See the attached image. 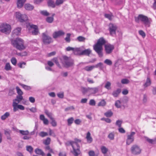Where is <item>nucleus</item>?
Wrapping results in <instances>:
<instances>
[{"instance_id":"obj_1","label":"nucleus","mask_w":156,"mask_h":156,"mask_svg":"<svg viewBox=\"0 0 156 156\" xmlns=\"http://www.w3.org/2000/svg\"><path fill=\"white\" fill-rule=\"evenodd\" d=\"M106 43L103 37L100 38L97 43L93 46V48L95 52L98 54L99 57L103 56L102 46Z\"/></svg>"},{"instance_id":"obj_2","label":"nucleus","mask_w":156,"mask_h":156,"mask_svg":"<svg viewBox=\"0 0 156 156\" xmlns=\"http://www.w3.org/2000/svg\"><path fill=\"white\" fill-rule=\"evenodd\" d=\"M135 20L136 22L138 23H139L140 21L141 22L145 27H149L152 22L151 18L142 14H140L137 17H135Z\"/></svg>"},{"instance_id":"obj_3","label":"nucleus","mask_w":156,"mask_h":156,"mask_svg":"<svg viewBox=\"0 0 156 156\" xmlns=\"http://www.w3.org/2000/svg\"><path fill=\"white\" fill-rule=\"evenodd\" d=\"M81 142L80 140L75 138L74 141H69L68 142V145H71L72 146L73 149L72 153L75 156H78L80 153V147L78 143Z\"/></svg>"},{"instance_id":"obj_4","label":"nucleus","mask_w":156,"mask_h":156,"mask_svg":"<svg viewBox=\"0 0 156 156\" xmlns=\"http://www.w3.org/2000/svg\"><path fill=\"white\" fill-rule=\"evenodd\" d=\"M11 42L13 47L20 51L24 50L26 48L24 41L21 38H17L15 39H12Z\"/></svg>"},{"instance_id":"obj_5","label":"nucleus","mask_w":156,"mask_h":156,"mask_svg":"<svg viewBox=\"0 0 156 156\" xmlns=\"http://www.w3.org/2000/svg\"><path fill=\"white\" fill-rule=\"evenodd\" d=\"M63 60L62 62L65 67L69 68L73 66L74 65L73 60L66 56H63Z\"/></svg>"},{"instance_id":"obj_6","label":"nucleus","mask_w":156,"mask_h":156,"mask_svg":"<svg viewBox=\"0 0 156 156\" xmlns=\"http://www.w3.org/2000/svg\"><path fill=\"white\" fill-rule=\"evenodd\" d=\"M11 26L6 23H2L0 25V31L6 34H9L11 31Z\"/></svg>"},{"instance_id":"obj_7","label":"nucleus","mask_w":156,"mask_h":156,"mask_svg":"<svg viewBox=\"0 0 156 156\" xmlns=\"http://www.w3.org/2000/svg\"><path fill=\"white\" fill-rule=\"evenodd\" d=\"M42 40L44 44L45 45L49 44L53 41L52 38L45 33L42 34Z\"/></svg>"},{"instance_id":"obj_8","label":"nucleus","mask_w":156,"mask_h":156,"mask_svg":"<svg viewBox=\"0 0 156 156\" xmlns=\"http://www.w3.org/2000/svg\"><path fill=\"white\" fill-rule=\"evenodd\" d=\"M27 28L30 30H32V34L34 35H37L39 33L37 27L34 25H27Z\"/></svg>"},{"instance_id":"obj_9","label":"nucleus","mask_w":156,"mask_h":156,"mask_svg":"<svg viewBox=\"0 0 156 156\" xmlns=\"http://www.w3.org/2000/svg\"><path fill=\"white\" fill-rule=\"evenodd\" d=\"M135 133L134 132H132L129 134L127 135L126 139V144L127 145H129L133 143L134 140V136Z\"/></svg>"},{"instance_id":"obj_10","label":"nucleus","mask_w":156,"mask_h":156,"mask_svg":"<svg viewBox=\"0 0 156 156\" xmlns=\"http://www.w3.org/2000/svg\"><path fill=\"white\" fill-rule=\"evenodd\" d=\"M132 153L134 155H138L141 153V149L139 147L136 145H133L131 148Z\"/></svg>"},{"instance_id":"obj_11","label":"nucleus","mask_w":156,"mask_h":156,"mask_svg":"<svg viewBox=\"0 0 156 156\" xmlns=\"http://www.w3.org/2000/svg\"><path fill=\"white\" fill-rule=\"evenodd\" d=\"M117 29V27L115 25L112 23L109 25V30L110 34L112 36L115 35Z\"/></svg>"},{"instance_id":"obj_12","label":"nucleus","mask_w":156,"mask_h":156,"mask_svg":"<svg viewBox=\"0 0 156 156\" xmlns=\"http://www.w3.org/2000/svg\"><path fill=\"white\" fill-rule=\"evenodd\" d=\"M114 49V46L113 45L108 44L105 45V50L107 54L112 53Z\"/></svg>"},{"instance_id":"obj_13","label":"nucleus","mask_w":156,"mask_h":156,"mask_svg":"<svg viewBox=\"0 0 156 156\" xmlns=\"http://www.w3.org/2000/svg\"><path fill=\"white\" fill-rule=\"evenodd\" d=\"M65 33L62 30H60L55 32L52 34V36L54 38L56 39L63 35Z\"/></svg>"},{"instance_id":"obj_14","label":"nucleus","mask_w":156,"mask_h":156,"mask_svg":"<svg viewBox=\"0 0 156 156\" xmlns=\"http://www.w3.org/2000/svg\"><path fill=\"white\" fill-rule=\"evenodd\" d=\"M99 88V87L91 88L89 87V93L90 94H95L98 92Z\"/></svg>"},{"instance_id":"obj_15","label":"nucleus","mask_w":156,"mask_h":156,"mask_svg":"<svg viewBox=\"0 0 156 156\" xmlns=\"http://www.w3.org/2000/svg\"><path fill=\"white\" fill-rule=\"evenodd\" d=\"M26 0H17V6L18 9H20L23 7Z\"/></svg>"},{"instance_id":"obj_16","label":"nucleus","mask_w":156,"mask_h":156,"mask_svg":"<svg viewBox=\"0 0 156 156\" xmlns=\"http://www.w3.org/2000/svg\"><path fill=\"white\" fill-rule=\"evenodd\" d=\"M91 51L90 49H87L81 51L80 54V55H86L89 56L91 53Z\"/></svg>"},{"instance_id":"obj_17","label":"nucleus","mask_w":156,"mask_h":156,"mask_svg":"<svg viewBox=\"0 0 156 156\" xmlns=\"http://www.w3.org/2000/svg\"><path fill=\"white\" fill-rule=\"evenodd\" d=\"M55 13H52L51 16H48L45 19L46 21L48 23H51L54 21V16H55Z\"/></svg>"},{"instance_id":"obj_18","label":"nucleus","mask_w":156,"mask_h":156,"mask_svg":"<svg viewBox=\"0 0 156 156\" xmlns=\"http://www.w3.org/2000/svg\"><path fill=\"white\" fill-rule=\"evenodd\" d=\"M35 153L37 154L40 155L42 156H45V154L41 149L36 148L35 150Z\"/></svg>"},{"instance_id":"obj_19","label":"nucleus","mask_w":156,"mask_h":156,"mask_svg":"<svg viewBox=\"0 0 156 156\" xmlns=\"http://www.w3.org/2000/svg\"><path fill=\"white\" fill-rule=\"evenodd\" d=\"M23 99V97L22 95H17L16 97V98L13 100V102H16L17 104L19 103Z\"/></svg>"},{"instance_id":"obj_20","label":"nucleus","mask_w":156,"mask_h":156,"mask_svg":"<svg viewBox=\"0 0 156 156\" xmlns=\"http://www.w3.org/2000/svg\"><path fill=\"white\" fill-rule=\"evenodd\" d=\"M81 48H73V53L75 55H80L81 52Z\"/></svg>"},{"instance_id":"obj_21","label":"nucleus","mask_w":156,"mask_h":156,"mask_svg":"<svg viewBox=\"0 0 156 156\" xmlns=\"http://www.w3.org/2000/svg\"><path fill=\"white\" fill-rule=\"evenodd\" d=\"M24 7L26 10H33L34 6L30 3H27L24 5Z\"/></svg>"},{"instance_id":"obj_22","label":"nucleus","mask_w":156,"mask_h":156,"mask_svg":"<svg viewBox=\"0 0 156 156\" xmlns=\"http://www.w3.org/2000/svg\"><path fill=\"white\" fill-rule=\"evenodd\" d=\"M11 131L9 129H7L4 130V133L7 136V139L8 140H11V138L10 136V134Z\"/></svg>"},{"instance_id":"obj_23","label":"nucleus","mask_w":156,"mask_h":156,"mask_svg":"<svg viewBox=\"0 0 156 156\" xmlns=\"http://www.w3.org/2000/svg\"><path fill=\"white\" fill-rule=\"evenodd\" d=\"M21 30V28L20 27H18L14 29L12 31V33L13 35H19Z\"/></svg>"},{"instance_id":"obj_24","label":"nucleus","mask_w":156,"mask_h":156,"mask_svg":"<svg viewBox=\"0 0 156 156\" xmlns=\"http://www.w3.org/2000/svg\"><path fill=\"white\" fill-rule=\"evenodd\" d=\"M94 68H99L100 70H102L104 68L103 64L102 63L99 62L94 66Z\"/></svg>"},{"instance_id":"obj_25","label":"nucleus","mask_w":156,"mask_h":156,"mask_svg":"<svg viewBox=\"0 0 156 156\" xmlns=\"http://www.w3.org/2000/svg\"><path fill=\"white\" fill-rule=\"evenodd\" d=\"M151 80L148 77H147L145 83L144 84L145 87H147L151 85Z\"/></svg>"},{"instance_id":"obj_26","label":"nucleus","mask_w":156,"mask_h":156,"mask_svg":"<svg viewBox=\"0 0 156 156\" xmlns=\"http://www.w3.org/2000/svg\"><path fill=\"white\" fill-rule=\"evenodd\" d=\"M10 116V113L9 112H6L4 115H2L1 117L2 120H5Z\"/></svg>"},{"instance_id":"obj_27","label":"nucleus","mask_w":156,"mask_h":156,"mask_svg":"<svg viewBox=\"0 0 156 156\" xmlns=\"http://www.w3.org/2000/svg\"><path fill=\"white\" fill-rule=\"evenodd\" d=\"M100 149L101 152L104 154H106L108 151V149L104 146H101V147Z\"/></svg>"},{"instance_id":"obj_28","label":"nucleus","mask_w":156,"mask_h":156,"mask_svg":"<svg viewBox=\"0 0 156 156\" xmlns=\"http://www.w3.org/2000/svg\"><path fill=\"white\" fill-rule=\"evenodd\" d=\"M90 132H88L87 133L86 138L87 141L90 143H91L92 141V138L90 136Z\"/></svg>"},{"instance_id":"obj_29","label":"nucleus","mask_w":156,"mask_h":156,"mask_svg":"<svg viewBox=\"0 0 156 156\" xmlns=\"http://www.w3.org/2000/svg\"><path fill=\"white\" fill-rule=\"evenodd\" d=\"M121 90L120 89H118L114 91L112 93V95L114 97H117L121 92Z\"/></svg>"},{"instance_id":"obj_30","label":"nucleus","mask_w":156,"mask_h":156,"mask_svg":"<svg viewBox=\"0 0 156 156\" xmlns=\"http://www.w3.org/2000/svg\"><path fill=\"white\" fill-rule=\"evenodd\" d=\"M48 4L49 6L54 8L55 7L56 4L52 0H49L48 2Z\"/></svg>"},{"instance_id":"obj_31","label":"nucleus","mask_w":156,"mask_h":156,"mask_svg":"<svg viewBox=\"0 0 156 156\" xmlns=\"http://www.w3.org/2000/svg\"><path fill=\"white\" fill-rule=\"evenodd\" d=\"M21 17H20V19H22V21H20L21 22H25L28 20L27 17V16L25 14H22Z\"/></svg>"},{"instance_id":"obj_32","label":"nucleus","mask_w":156,"mask_h":156,"mask_svg":"<svg viewBox=\"0 0 156 156\" xmlns=\"http://www.w3.org/2000/svg\"><path fill=\"white\" fill-rule=\"evenodd\" d=\"M5 69L6 71H9L11 70L12 67L10 65L9 63H7L5 67Z\"/></svg>"},{"instance_id":"obj_33","label":"nucleus","mask_w":156,"mask_h":156,"mask_svg":"<svg viewBox=\"0 0 156 156\" xmlns=\"http://www.w3.org/2000/svg\"><path fill=\"white\" fill-rule=\"evenodd\" d=\"M94 68V66H86L84 68V69L87 71H90L92 70Z\"/></svg>"},{"instance_id":"obj_34","label":"nucleus","mask_w":156,"mask_h":156,"mask_svg":"<svg viewBox=\"0 0 156 156\" xmlns=\"http://www.w3.org/2000/svg\"><path fill=\"white\" fill-rule=\"evenodd\" d=\"M89 87H88L87 88L82 87L81 88V91L83 94H85L87 92L89 93Z\"/></svg>"},{"instance_id":"obj_35","label":"nucleus","mask_w":156,"mask_h":156,"mask_svg":"<svg viewBox=\"0 0 156 156\" xmlns=\"http://www.w3.org/2000/svg\"><path fill=\"white\" fill-rule=\"evenodd\" d=\"M86 38L82 36L78 37L76 39V40H77L79 42H84Z\"/></svg>"},{"instance_id":"obj_36","label":"nucleus","mask_w":156,"mask_h":156,"mask_svg":"<svg viewBox=\"0 0 156 156\" xmlns=\"http://www.w3.org/2000/svg\"><path fill=\"white\" fill-rule=\"evenodd\" d=\"M51 139L49 137H47L44 141L43 144L45 145H48L50 143Z\"/></svg>"},{"instance_id":"obj_37","label":"nucleus","mask_w":156,"mask_h":156,"mask_svg":"<svg viewBox=\"0 0 156 156\" xmlns=\"http://www.w3.org/2000/svg\"><path fill=\"white\" fill-rule=\"evenodd\" d=\"M115 134L114 132L110 133L108 136V138L111 140H113L114 139Z\"/></svg>"},{"instance_id":"obj_38","label":"nucleus","mask_w":156,"mask_h":156,"mask_svg":"<svg viewBox=\"0 0 156 156\" xmlns=\"http://www.w3.org/2000/svg\"><path fill=\"white\" fill-rule=\"evenodd\" d=\"M22 14L19 12H17L16 13L15 15L16 17L20 21H22V19H20V17Z\"/></svg>"},{"instance_id":"obj_39","label":"nucleus","mask_w":156,"mask_h":156,"mask_svg":"<svg viewBox=\"0 0 156 156\" xmlns=\"http://www.w3.org/2000/svg\"><path fill=\"white\" fill-rule=\"evenodd\" d=\"M74 118L73 117H71L67 119L68 125L69 126H70L73 123L74 121Z\"/></svg>"},{"instance_id":"obj_40","label":"nucleus","mask_w":156,"mask_h":156,"mask_svg":"<svg viewBox=\"0 0 156 156\" xmlns=\"http://www.w3.org/2000/svg\"><path fill=\"white\" fill-rule=\"evenodd\" d=\"M40 13L42 15L45 16H48L50 15V13L46 10H41L40 12Z\"/></svg>"},{"instance_id":"obj_41","label":"nucleus","mask_w":156,"mask_h":156,"mask_svg":"<svg viewBox=\"0 0 156 156\" xmlns=\"http://www.w3.org/2000/svg\"><path fill=\"white\" fill-rule=\"evenodd\" d=\"M39 135L40 136L43 137L47 136L48 135V133L47 132L41 131L39 133Z\"/></svg>"},{"instance_id":"obj_42","label":"nucleus","mask_w":156,"mask_h":156,"mask_svg":"<svg viewBox=\"0 0 156 156\" xmlns=\"http://www.w3.org/2000/svg\"><path fill=\"white\" fill-rule=\"evenodd\" d=\"M19 133L23 135H27L29 134V132L28 130H20Z\"/></svg>"},{"instance_id":"obj_43","label":"nucleus","mask_w":156,"mask_h":156,"mask_svg":"<svg viewBox=\"0 0 156 156\" xmlns=\"http://www.w3.org/2000/svg\"><path fill=\"white\" fill-rule=\"evenodd\" d=\"M121 102L119 100H117L115 101V106L118 108H120L121 107Z\"/></svg>"},{"instance_id":"obj_44","label":"nucleus","mask_w":156,"mask_h":156,"mask_svg":"<svg viewBox=\"0 0 156 156\" xmlns=\"http://www.w3.org/2000/svg\"><path fill=\"white\" fill-rule=\"evenodd\" d=\"M70 36L71 34L69 33H68L66 34V37L65 38V40L67 42H69L70 41Z\"/></svg>"},{"instance_id":"obj_45","label":"nucleus","mask_w":156,"mask_h":156,"mask_svg":"<svg viewBox=\"0 0 156 156\" xmlns=\"http://www.w3.org/2000/svg\"><path fill=\"white\" fill-rule=\"evenodd\" d=\"M106 104V102L104 100H102L98 104V106H105Z\"/></svg>"},{"instance_id":"obj_46","label":"nucleus","mask_w":156,"mask_h":156,"mask_svg":"<svg viewBox=\"0 0 156 156\" xmlns=\"http://www.w3.org/2000/svg\"><path fill=\"white\" fill-rule=\"evenodd\" d=\"M16 88L17 90V93L19 94V95H22L23 93L21 90L19 88V87L18 86H17L16 87Z\"/></svg>"},{"instance_id":"obj_47","label":"nucleus","mask_w":156,"mask_h":156,"mask_svg":"<svg viewBox=\"0 0 156 156\" xmlns=\"http://www.w3.org/2000/svg\"><path fill=\"white\" fill-rule=\"evenodd\" d=\"M104 62L105 64L109 66H111L112 63V61L109 59H106L104 61Z\"/></svg>"},{"instance_id":"obj_48","label":"nucleus","mask_w":156,"mask_h":156,"mask_svg":"<svg viewBox=\"0 0 156 156\" xmlns=\"http://www.w3.org/2000/svg\"><path fill=\"white\" fill-rule=\"evenodd\" d=\"M104 115L107 117H110L112 116L113 113L111 111H108L105 113Z\"/></svg>"},{"instance_id":"obj_49","label":"nucleus","mask_w":156,"mask_h":156,"mask_svg":"<svg viewBox=\"0 0 156 156\" xmlns=\"http://www.w3.org/2000/svg\"><path fill=\"white\" fill-rule=\"evenodd\" d=\"M52 61L54 62L56 64V65L60 68H61V66L60 65V64H59L58 61V59H57V58H53L52 59Z\"/></svg>"},{"instance_id":"obj_50","label":"nucleus","mask_w":156,"mask_h":156,"mask_svg":"<svg viewBox=\"0 0 156 156\" xmlns=\"http://www.w3.org/2000/svg\"><path fill=\"white\" fill-rule=\"evenodd\" d=\"M45 151L48 150L49 152L54 153L53 150L51 149L49 146H47L44 147Z\"/></svg>"},{"instance_id":"obj_51","label":"nucleus","mask_w":156,"mask_h":156,"mask_svg":"<svg viewBox=\"0 0 156 156\" xmlns=\"http://www.w3.org/2000/svg\"><path fill=\"white\" fill-rule=\"evenodd\" d=\"M145 139H146L147 141L150 144H154V142L155 141V140L151 139L149 138L148 137H145Z\"/></svg>"},{"instance_id":"obj_52","label":"nucleus","mask_w":156,"mask_h":156,"mask_svg":"<svg viewBox=\"0 0 156 156\" xmlns=\"http://www.w3.org/2000/svg\"><path fill=\"white\" fill-rule=\"evenodd\" d=\"M122 121L121 120H118L116 121L115 124L118 126L119 128L121 126V124L122 123Z\"/></svg>"},{"instance_id":"obj_53","label":"nucleus","mask_w":156,"mask_h":156,"mask_svg":"<svg viewBox=\"0 0 156 156\" xmlns=\"http://www.w3.org/2000/svg\"><path fill=\"white\" fill-rule=\"evenodd\" d=\"M121 83L123 84H127L129 83V81L126 79H123L121 80Z\"/></svg>"},{"instance_id":"obj_54","label":"nucleus","mask_w":156,"mask_h":156,"mask_svg":"<svg viewBox=\"0 0 156 156\" xmlns=\"http://www.w3.org/2000/svg\"><path fill=\"white\" fill-rule=\"evenodd\" d=\"M11 62L13 65L15 66L17 63V60L15 57H12L11 59Z\"/></svg>"},{"instance_id":"obj_55","label":"nucleus","mask_w":156,"mask_h":156,"mask_svg":"<svg viewBox=\"0 0 156 156\" xmlns=\"http://www.w3.org/2000/svg\"><path fill=\"white\" fill-rule=\"evenodd\" d=\"M111 83L109 82H107L105 84V87L108 90L111 89Z\"/></svg>"},{"instance_id":"obj_56","label":"nucleus","mask_w":156,"mask_h":156,"mask_svg":"<svg viewBox=\"0 0 156 156\" xmlns=\"http://www.w3.org/2000/svg\"><path fill=\"white\" fill-rule=\"evenodd\" d=\"M26 150L30 153H31L33 152V148L30 146H26Z\"/></svg>"},{"instance_id":"obj_57","label":"nucleus","mask_w":156,"mask_h":156,"mask_svg":"<svg viewBox=\"0 0 156 156\" xmlns=\"http://www.w3.org/2000/svg\"><path fill=\"white\" fill-rule=\"evenodd\" d=\"M64 0H56L55 4L56 5H59L62 4L64 2Z\"/></svg>"},{"instance_id":"obj_58","label":"nucleus","mask_w":156,"mask_h":156,"mask_svg":"<svg viewBox=\"0 0 156 156\" xmlns=\"http://www.w3.org/2000/svg\"><path fill=\"white\" fill-rule=\"evenodd\" d=\"M58 97L60 98H64V94L63 92H61L57 94Z\"/></svg>"},{"instance_id":"obj_59","label":"nucleus","mask_w":156,"mask_h":156,"mask_svg":"<svg viewBox=\"0 0 156 156\" xmlns=\"http://www.w3.org/2000/svg\"><path fill=\"white\" fill-rule=\"evenodd\" d=\"M17 103L16 102H13V111L14 112H16L17 110V109L16 108L17 106Z\"/></svg>"},{"instance_id":"obj_60","label":"nucleus","mask_w":156,"mask_h":156,"mask_svg":"<svg viewBox=\"0 0 156 156\" xmlns=\"http://www.w3.org/2000/svg\"><path fill=\"white\" fill-rule=\"evenodd\" d=\"M139 34L141 35L143 38H144L146 36L145 33L142 30H140L139 31Z\"/></svg>"},{"instance_id":"obj_61","label":"nucleus","mask_w":156,"mask_h":156,"mask_svg":"<svg viewBox=\"0 0 156 156\" xmlns=\"http://www.w3.org/2000/svg\"><path fill=\"white\" fill-rule=\"evenodd\" d=\"M88 155L89 156H95V154L94 151L91 150L88 152Z\"/></svg>"},{"instance_id":"obj_62","label":"nucleus","mask_w":156,"mask_h":156,"mask_svg":"<svg viewBox=\"0 0 156 156\" xmlns=\"http://www.w3.org/2000/svg\"><path fill=\"white\" fill-rule=\"evenodd\" d=\"M96 102L93 99H91L89 102V105L91 106H95Z\"/></svg>"},{"instance_id":"obj_63","label":"nucleus","mask_w":156,"mask_h":156,"mask_svg":"<svg viewBox=\"0 0 156 156\" xmlns=\"http://www.w3.org/2000/svg\"><path fill=\"white\" fill-rule=\"evenodd\" d=\"M51 124L53 126H55L57 125V123L56 122H55V120L53 118L52 119H51Z\"/></svg>"},{"instance_id":"obj_64","label":"nucleus","mask_w":156,"mask_h":156,"mask_svg":"<svg viewBox=\"0 0 156 156\" xmlns=\"http://www.w3.org/2000/svg\"><path fill=\"white\" fill-rule=\"evenodd\" d=\"M21 86L23 88L26 90H30L31 89L30 87V86L24 84H22Z\"/></svg>"}]
</instances>
